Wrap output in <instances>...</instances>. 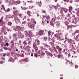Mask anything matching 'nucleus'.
Returning <instances> with one entry per match:
<instances>
[{
  "label": "nucleus",
  "instance_id": "1",
  "mask_svg": "<svg viewBox=\"0 0 79 79\" xmlns=\"http://www.w3.org/2000/svg\"><path fill=\"white\" fill-rule=\"evenodd\" d=\"M41 18H43V21L42 22V23L43 25H44L46 23H47L48 24L49 23V20H47V19H44V18H45V15H42L41 16Z\"/></svg>",
  "mask_w": 79,
  "mask_h": 79
},
{
  "label": "nucleus",
  "instance_id": "2",
  "mask_svg": "<svg viewBox=\"0 0 79 79\" xmlns=\"http://www.w3.org/2000/svg\"><path fill=\"white\" fill-rule=\"evenodd\" d=\"M14 37V40H12L11 42V43L12 44V47H13L14 46V42H15V40H17L18 39V37H17V35L16 34H14L13 35Z\"/></svg>",
  "mask_w": 79,
  "mask_h": 79
},
{
  "label": "nucleus",
  "instance_id": "3",
  "mask_svg": "<svg viewBox=\"0 0 79 79\" xmlns=\"http://www.w3.org/2000/svg\"><path fill=\"white\" fill-rule=\"evenodd\" d=\"M56 32H60V33H57L55 35H54L56 38H60V37H61V36H60V35H62V31L61 30H59V31H56Z\"/></svg>",
  "mask_w": 79,
  "mask_h": 79
},
{
  "label": "nucleus",
  "instance_id": "4",
  "mask_svg": "<svg viewBox=\"0 0 79 79\" xmlns=\"http://www.w3.org/2000/svg\"><path fill=\"white\" fill-rule=\"evenodd\" d=\"M35 26V25H34V24H32L31 23L28 24V27L29 28H32V27H33V29H34V27Z\"/></svg>",
  "mask_w": 79,
  "mask_h": 79
},
{
  "label": "nucleus",
  "instance_id": "5",
  "mask_svg": "<svg viewBox=\"0 0 79 79\" xmlns=\"http://www.w3.org/2000/svg\"><path fill=\"white\" fill-rule=\"evenodd\" d=\"M36 34V35H43V34H44V31L42 30H41L38 33L37 32Z\"/></svg>",
  "mask_w": 79,
  "mask_h": 79
},
{
  "label": "nucleus",
  "instance_id": "6",
  "mask_svg": "<svg viewBox=\"0 0 79 79\" xmlns=\"http://www.w3.org/2000/svg\"><path fill=\"white\" fill-rule=\"evenodd\" d=\"M35 44H37L38 45H40V41L39 40H35Z\"/></svg>",
  "mask_w": 79,
  "mask_h": 79
},
{
  "label": "nucleus",
  "instance_id": "7",
  "mask_svg": "<svg viewBox=\"0 0 79 79\" xmlns=\"http://www.w3.org/2000/svg\"><path fill=\"white\" fill-rule=\"evenodd\" d=\"M56 48H57V49H58V50L59 52H61L62 50V49L61 48H60V47H59V46H57L56 47Z\"/></svg>",
  "mask_w": 79,
  "mask_h": 79
},
{
  "label": "nucleus",
  "instance_id": "8",
  "mask_svg": "<svg viewBox=\"0 0 79 79\" xmlns=\"http://www.w3.org/2000/svg\"><path fill=\"white\" fill-rule=\"evenodd\" d=\"M73 23H74L75 24H76L77 23V19H73Z\"/></svg>",
  "mask_w": 79,
  "mask_h": 79
},
{
  "label": "nucleus",
  "instance_id": "9",
  "mask_svg": "<svg viewBox=\"0 0 79 79\" xmlns=\"http://www.w3.org/2000/svg\"><path fill=\"white\" fill-rule=\"evenodd\" d=\"M19 35H18V36L19 37V36H21V38H23V37H24V35H21V32H19Z\"/></svg>",
  "mask_w": 79,
  "mask_h": 79
},
{
  "label": "nucleus",
  "instance_id": "10",
  "mask_svg": "<svg viewBox=\"0 0 79 79\" xmlns=\"http://www.w3.org/2000/svg\"><path fill=\"white\" fill-rule=\"evenodd\" d=\"M15 20L18 21V22H19V19L18 18L17 16H15Z\"/></svg>",
  "mask_w": 79,
  "mask_h": 79
},
{
  "label": "nucleus",
  "instance_id": "11",
  "mask_svg": "<svg viewBox=\"0 0 79 79\" xmlns=\"http://www.w3.org/2000/svg\"><path fill=\"white\" fill-rule=\"evenodd\" d=\"M21 29V27L19 26H18L17 27H16L15 29V31H18L19 30H20V29Z\"/></svg>",
  "mask_w": 79,
  "mask_h": 79
},
{
  "label": "nucleus",
  "instance_id": "12",
  "mask_svg": "<svg viewBox=\"0 0 79 79\" xmlns=\"http://www.w3.org/2000/svg\"><path fill=\"white\" fill-rule=\"evenodd\" d=\"M79 30H77L75 32L73 33L72 34V35H75V34H76V33H79Z\"/></svg>",
  "mask_w": 79,
  "mask_h": 79
},
{
  "label": "nucleus",
  "instance_id": "13",
  "mask_svg": "<svg viewBox=\"0 0 79 79\" xmlns=\"http://www.w3.org/2000/svg\"><path fill=\"white\" fill-rule=\"evenodd\" d=\"M47 56L49 55V56H51V57H52V56H53V54H51V53L50 52L47 53Z\"/></svg>",
  "mask_w": 79,
  "mask_h": 79
},
{
  "label": "nucleus",
  "instance_id": "14",
  "mask_svg": "<svg viewBox=\"0 0 79 79\" xmlns=\"http://www.w3.org/2000/svg\"><path fill=\"white\" fill-rule=\"evenodd\" d=\"M58 58H60V59H62V58H63V56L61 54H60L58 55Z\"/></svg>",
  "mask_w": 79,
  "mask_h": 79
},
{
  "label": "nucleus",
  "instance_id": "15",
  "mask_svg": "<svg viewBox=\"0 0 79 79\" xmlns=\"http://www.w3.org/2000/svg\"><path fill=\"white\" fill-rule=\"evenodd\" d=\"M31 23H27V22L26 21H25L24 22H22V24H25V25H26V24H28V26H29V24Z\"/></svg>",
  "mask_w": 79,
  "mask_h": 79
},
{
  "label": "nucleus",
  "instance_id": "16",
  "mask_svg": "<svg viewBox=\"0 0 79 79\" xmlns=\"http://www.w3.org/2000/svg\"><path fill=\"white\" fill-rule=\"evenodd\" d=\"M64 52H65L67 55H68V51L66 49H64Z\"/></svg>",
  "mask_w": 79,
  "mask_h": 79
},
{
  "label": "nucleus",
  "instance_id": "17",
  "mask_svg": "<svg viewBox=\"0 0 79 79\" xmlns=\"http://www.w3.org/2000/svg\"><path fill=\"white\" fill-rule=\"evenodd\" d=\"M37 3H38V4H39V6H40H40H42V2H41V1H40V2H37Z\"/></svg>",
  "mask_w": 79,
  "mask_h": 79
},
{
  "label": "nucleus",
  "instance_id": "18",
  "mask_svg": "<svg viewBox=\"0 0 79 79\" xmlns=\"http://www.w3.org/2000/svg\"><path fill=\"white\" fill-rule=\"evenodd\" d=\"M72 42H74V41L72 40L71 39H69V43L70 44H71Z\"/></svg>",
  "mask_w": 79,
  "mask_h": 79
},
{
  "label": "nucleus",
  "instance_id": "19",
  "mask_svg": "<svg viewBox=\"0 0 79 79\" xmlns=\"http://www.w3.org/2000/svg\"><path fill=\"white\" fill-rule=\"evenodd\" d=\"M33 47L34 48H36L37 47V45H36V44H35V43H34L33 44Z\"/></svg>",
  "mask_w": 79,
  "mask_h": 79
},
{
  "label": "nucleus",
  "instance_id": "20",
  "mask_svg": "<svg viewBox=\"0 0 79 79\" xmlns=\"http://www.w3.org/2000/svg\"><path fill=\"white\" fill-rule=\"evenodd\" d=\"M52 33V31H51L50 30L48 31V36H50L51 35V33Z\"/></svg>",
  "mask_w": 79,
  "mask_h": 79
},
{
  "label": "nucleus",
  "instance_id": "21",
  "mask_svg": "<svg viewBox=\"0 0 79 79\" xmlns=\"http://www.w3.org/2000/svg\"><path fill=\"white\" fill-rule=\"evenodd\" d=\"M15 2L16 3H17L16 5H17V4H19V3H21V2L19 1H16Z\"/></svg>",
  "mask_w": 79,
  "mask_h": 79
},
{
  "label": "nucleus",
  "instance_id": "22",
  "mask_svg": "<svg viewBox=\"0 0 79 79\" xmlns=\"http://www.w3.org/2000/svg\"><path fill=\"white\" fill-rule=\"evenodd\" d=\"M73 9V7L71 6H70L69 7V11L70 12V11H71V10Z\"/></svg>",
  "mask_w": 79,
  "mask_h": 79
},
{
  "label": "nucleus",
  "instance_id": "23",
  "mask_svg": "<svg viewBox=\"0 0 79 79\" xmlns=\"http://www.w3.org/2000/svg\"><path fill=\"white\" fill-rule=\"evenodd\" d=\"M50 16L49 15L47 17H46V19L48 20L49 21L50 20Z\"/></svg>",
  "mask_w": 79,
  "mask_h": 79
},
{
  "label": "nucleus",
  "instance_id": "24",
  "mask_svg": "<svg viewBox=\"0 0 79 79\" xmlns=\"http://www.w3.org/2000/svg\"><path fill=\"white\" fill-rule=\"evenodd\" d=\"M64 10L65 13H67L68 12V9L66 8H64Z\"/></svg>",
  "mask_w": 79,
  "mask_h": 79
},
{
  "label": "nucleus",
  "instance_id": "25",
  "mask_svg": "<svg viewBox=\"0 0 79 79\" xmlns=\"http://www.w3.org/2000/svg\"><path fill=\"white\" fill-rule=\"evenodd\" d=\"M53 23L52 22H50V24L51 25V26H54V23Z\"/></svg>",
  "mask_w": 79,
  "mask_h": 79
},
{
  "label": "nucleus",
  "instance_id": "26",
  "mask_svg": "<svg viewBox=\"0 0 79 79\" xmlns=\"http://www.w3.org/2000/svg\"><path fill=\"white\" fill-rule=\"evenodd\" d=\"M60 16L61 17L62 19H63V18H64V15H60Z\"/></svg>",
  "mask_w": 79,
  "mask_h": 79
},
{
  "label": "nucleus",
  "instance_id": "27",
  "mask_svg": "<svg viewBox=\"0 0 79 79\" xmlns=\"http://www.w3.org/2000/svg\"><path fill=\"white\" fill-rule=\"evenodd\" d=\"M24 61L25 62H28V59L26 58L24 59Z\"/></svg>",
  "mask_w": 79,
  "mask_h": 79
},
{
  "label": "nucleus",
  "instance_id": "28",
  "mask_svg": "<svg viewBox=\"0 0 79 79\" xmlns=\"http://www.w3.org/2000/svg\"><path fill=\"white\" fill-rule=\"evenodd\" d=\"M76 39L77 40V39H79V34L76 36Z\"/></svg>",
  "mask_w": 79,
  "mask_h": 79
},
{
  "label": "nucleus",
  "instance_id": "29",
  "mask_svg": "<svg viewBox=\"0 0 79 79\" xmlns=\"http://www.w3.org/2000/svg\"><path fill=\"white\" fill-rule=\"evenodd\" d=\"M51 22L55 23V19H52Z\"/></svg>",
  "mask_w": 79,
  "mask_h": 79
},
{
  "label": "nucleus",
  "instance_id": "30",
  "mask_svg": "<svg viewBox=\"0 0 79 79\" xmlns=\"http://www.w3.org/2000/svg\"><path fill=\"white\" fill-rule=\"evenodd\" d=\"M44 41H47V37H45L44 39Z\"/></svg>",
  "mask_w": 79,
  "mask_h": 79
},
{
  "label": "nucleus",
  "instance_id": "31",
  "mask_svg": "<svg viewBox=\"0 0 79 79\" xmlns=\"http://www.w3.org/2000/svg\"><path fill=\"white\" fill-rule=\"evenodd\" d=\"M23 44H24V45H27V42H25V41L23 42Z\"/></svg>",
  "mask_w": 79,
  "mask_h": 79
},
{
  "label": "nucleus",
  "instance_id": "32",
  "mask_svg": "<svg viewBox=\"0 0 79 79\" xmlns=\"http://www.w3.org/2000/svg\"><path fill=\"white\" fill-rule=\"evenodd\" d=\"M26 48L27 49H29V48H31L30 47V46H27L26 47Z\"/></svg>",
  "mask_w": 79,
  "mask_h": 79
},
{
  "label": "nucleus",
  "instance_id": "33",
  "mask_svg": "<svg viewBox=\"0 0 79 79\" xmlns=\"http://www.w3.org/2000/svg\"><path fill=\"white\" fill-rule=\"evenodd\" d=\"M29 8H34V6H29Z\"/></svg>",
  "mask_w": 79,
  "mask_h": 79
},
{
  "label": "nucleus",
  "instance_id": "34",
  "mask_svg": "<svg viewBox=\"0 0 79 79\" xmlns=\"http://www.w3.org/2000/svg\"><path fill=\"white\" fill-rule=\"evenodd\" d=\"M40 48H41V49H42V50H45V48L44 47H40Z\"/></svg>",
  "mask_w": 79,
  "mask_h": 79
},
{
  "label": "nucleus",
  "instance_id": "35",
  "mask_svg": "<svg viewBox=\"0 0 79 79\" xmlns=\"http://www.w3.org/2000/svg\"><path fill=\"white\" fill-rule=\"evenodd\" d=\"M74 26L72 25H70L69 26V27H73Z\"/></svg>",
  "mask_w": 79,
  "mask_h": 79
},
{
  "label": "nucleus",
  "instance_id": "36",
  "mask_svg": "<svg viewBox=\"0 0 79 79\" xmlns=\"http://www.w3.org/2000/svg\"><path fill=\"white\" fill-rule=\"evenodd\" d=\"M23 3L24 5L26 6V2H24V1H23Z\"/></svg>",
  "mask_w": 79,
  "mask_h": 79
},
{
  "label": "nucleus",
  "instance_id": "37",
  "mask_svg": "<svg viewBox=\"0 0 79 79\" xmlns=\"http://www.w3.org/2000/svg\"><path fill=\"white\" fill-rule=\"evenodd\" d=\"M75 68L76 69H77V68H78V66L77 65H75Z\"/></svg>",
  "mask_w": 79,
  "mask_h": 79
},
{
  "label": "nucleus",
  "instance_id": "38",
  "mask_svg": "<svg viewBox=\"0 0 79 79\" xmlns=\"http://www.w3.org/2000/svg\"><path fill=\"white\" fill-rule=\"evenodd\" d=\"M42 12L43 13H46V11H45V10H43L42 11Z\"/></svg>",
  "mask_w": 79,
  "mask_h": 79
},
{
  "label": "nucleus",
  "instance_id": "39",
  "mask_svg": "<svg viewBox=\"0 0 79 79\" xmlns=\"http://www.w3.org/2000/svg\"><path fill=\"white\" fill-rule=\"evenodd\" d=\"M31 41H29L28 42V45H31Z\"/></svg>",
  "mask_w": 79,
  "mask_h": 79
},
{
  "label": "nucleus",
  "instance_id": "40",
  "mask_svg": "<svg viewBox=\"0 0 79 79\" xmlns=\"http://www.w3.org/2000/svg\"><path fill=\"white\" fill-rule=\"evenodd\" d=\"M45 47H46V48H48V47H49V46H48V45H47V44H46V45H45Z\"/></svg>",
  "mask_w": 79,
  "mask_h": 79
},
{
  "label": "nucleus",
  "instance_id": "41",
  "mask_svg": "<svg viewBox=\"0 0 79 79\" xmlns=\"http://www.w3.org/2000/svg\"><path fill=\"white\" fill-rule=\"evenodd\" d=\"M27 2L28 3H32L33 2L32 1H28Z\"/></svg>",
  "mask_w": 79,
  "mask_h": 79
},
{
  "label": "nucleus",
  "instance_id": "42",
  "mask_svg": "<svg viewBox=\"0 0 79 79\" xmlns=\"http://www.w3.org/2000/svg\"><path fill=\"white\" fill-rule=\"evenodd\" d=\"M27 13L28 15H30V11H28Z\"/></svg>",
  "mask_w": 79,
  "mask_h": 79
},
{
  "label": "nucleus",
  "instance_id": "43",
  "mask_svg": "<svg viewBox=\"0 0 79 79\" xmlns=\"http://www.w3.org/2000/svg\"><path fill=\"white\" fill-rule=\"evenodd\" d=\"M10 11V9L9 8L7 9V12H8V11Z\"/></svg>",
  "mask_w": 79,
  "mask_h": 79
},
{
  "label": "nucleus",
  "instance_id": "44",
  "mask_svg": "<svg viewBox=\"0 0 79 79\" xmlns=\"http://www.w3.org/2000/svg\"><path fill=\"white\" fill-rule=\"evenodd\" d=\"M26 9H27V8L26 7H24L23 8V9H22V10H26Z\"/></svg>",
  "mask_w": 79,
  "mask_h": 79
},
{
  "label": "nucleus",
  "instance_id": "45",
  "mask_svg": "<svg viewBox=\"0 0 79 79\" xmlns=\"http://www.w3.org/2000/svg\"><path fill=\"white\" fill-rule=\"evenodd\" d=\"M3 62L2 61H0V64H3Z\"/></svg>",
  "mask_w": 79,
  "mask_h": 79
},
{
  "label": "nucleus",
  "instance_id": "46",
  "mask_svg": "<svg viewBox=\"0 0 79 79\" xmlns=\"http://www.w3.org/2000/svg\"><path fill=\"white\" fill-rule=\"evenodd\" d=\"M6 46H7V47H8V45H9V44H8V43H7L6 44Z\"/></svg>",
  "mask_w": 79,
  "mask_h": 79
},
{
  "label": "nucleus",
  "instance_id": "47",
  "mask_svg": "<svg viewBox=\"0 0 79 79\" xmlns=\"http://www.w3.org/2000/svg\"><path fill=\"white\" fill-rule=\"evenodd\" d=\"M7 56H10V53H7Z\"/></svg>",
  "mask_w": 79,
  "mask_h": 79
},
{
  "label": "nucleus",
  "instance_id": "48",
  "mask_svg": "<svg viewBox=\"0 0 79 79\" xmlns=\"http://www.w3.org/2000/svg\"><path fill=\"white\" fill-rule=\"evenodd\" d=\"M67 16L69 17V16H70V14H68V15H67Z\"/></svg>",
  "mask_w": 79,
  "mask_h": 79
},
{
  "label": "nucleus",
  "instance_id": "49",
  "mask_svg": "<svg viewBox=\"0 0 79 79\" xmlns=\"http://www.w3.org/2000/svg\"><path fill=\"white\" fill-rule=\"evenodd\" d=\"M45 44H44V43H43L42 45H43V46H45Z\"/></svg>",
  "mask_w": 79,
  "mask_h": 79
},
{
  "label": "nucleus",
  "instance_id": "50",
  "mask_svg": "<svg viewBox=\"0 0 79 79\" xmlns=\"http://www.w3.org/2000/svg\"><path fill=\"white\" fill-rule=\"evenodd\" d=\"M3 55L2 56H6V54H3Z\"/></svg>",
  "mask_w": 79,
  "mask_h": 79
},
{
  "label": "nucleus",
  "instance_id": "51",
  "mask_svg": "<svg viewBox=\"0 0 79 79\" xmlns=\"http://www.w3.org/2000/svg\"><path fill=\"white\" fill-rule=\"evenodd\" d=\"M58 19H60V17H57Z\"/></svg>",
  "mask_w": 79,
  "mask_h": 79
},
{
  "label": "nucleus",
  "instance_id": "52",
  "mask_svg": "<svg viewBox=\"0 0 79 79\" xmlns=\"http://www.w3.org/2000/svg\"><path fill=\"white\" fill-rule=\"evenodd\" d=\"M54 8H55V10H56V9H57V7L56 6H54Z\"/></svg>",
  "mask_w": 79,
  "mask_h": 79
},
{
  "label": "nucleus",
  "instance_id": "53",
  "mask_svg": "<svg viewBox=\"0 0 79 79\" xmlns=\"http://www.w3.org/2000/svg\"><path fill=\"white\" fill-rule=\"evenodd\" d=\"M33 55H34V54L33 53H31V56H33Z\"/></svg>",
  "mask_w": 79,
  "mask_h": 79
},
{
  "label": "nucleus",
  "instance_id": "54",
  "mask_svg": "<svg viewBox=\"0 0 79 79\" xmlns=\"http://www.w3.org/2000/svg\"><path fill=\"white\" fill-rule=\"evenodd\" d=\"M4 49L5 50H8V48H4Z\"/></svg>",
  "mask_w": 79,
  "mask_h": 79
},
{
  "label": "nucleus",
  "instance_id": "55",
  "mask_svg": "<svg viewBox=\"0 0 79 79\" xmlns=\"http://www.w3.org/2000/svg\"><path fill=\"white\" fill-rule=\"evenodd\" d=\"M75 1H76L77 2H79V0H75Z\"/></svg>",
  "mask_w": 79,
  "mask_h": 79
},
{
  "label": "nucleus",
  "instance_id": "56",
  "mask_svg": "<svg viewBox=\"0 0 79 79\" xmlns=\"http://www.w3.org/2000/svg\"><path fill=\"white\" fill-rule=\"evenodd\" d=\"M72 2H73V0H71V1H70V3H72Z\"/></svg>",
  "mask_w": 79,
  "mask_h": 79
},
{
  "label": "nucleus",
  "instance_id": "57",
  "mask_svg": "<svg viewBox=\"0 0 79 79\" xmlns=\"http://www.w3.org/2000/svg\"><path fill=\"white\" fill-rule=\"evenodd\" d=\"M71 56V54H70V53H69V54H68L69 57V56Z\"/></svg>",
  "mask_w": 79,
  "mask_h": 79
},
{
  "label": "nucleus",
  "instance_id": "58",
  "mask_svg": "<svg viewBox=\"0 0 79 79\" xmlns=\"http://www.w3.org/2000/svg\"><path fill=\"white\" fill-rule=\"evenodd\" d=\"M22 15V14H19V16H21Z\"/></svg>",
  "mask_w": 79,
  "mask_h": 79
},
{
  "label": "nucleus",
  "instance_id": "59",
  "mask_svg": "<svg viewBox=\"0 0 79 79\" xmlns=\"http://www.w3.org/2000/svg\"><path fill=\"white\" fill-rule=\"evenodd\" d=\"M54 1L55 2H58V0H54Z\"/></svg>",
  "mask_w": 79,
  "mask_h": 79
},
{
  "label": "nucleus",
  "instance_id": "60",
  "mask_svg": "<svg viewBox=\"0 0 79 79\" xmlns=\"http://www.w3.org/2000/svg\"><path fill=\"white\" fill-rule=\"evenodd\" d=\"M72 18H75V15H73Z\"/></svg>",
  "mask_w": 79,
  "mask_h": 79
},
{
  "label": "nucleus",
  "instance_id": "61",
  "mask_svg": "<svg viewBox=\"0 0 79 79\" xmlns=\"http://www.w3.org/2000/svg\"><path fill=\"white\" fill-rule=\"evenodd\" d=\"M52 16H54V17L55 18V14H54V15H52Z\"/></svg>",
  "mask_w": 79,
  "mask_h": 79
},
{
  "label": "nucleus",
  "instance_id": "62",
  "mask_svg": "<svg viewBox=\"0 0 79 79\" xmlns=\"http://www.w3.org/2000/svg\"><path fill=\"white\" fill-rule=\"evenodd\" d=\"M62 11H63V10H61L60 12L61 13H62Z\"/></svg>",
  "mask_w": 79,
  "mask_h": 79
},
{
  "label": "nucleus",
  "instance_id": "63",
  "mask_svg": "<svg viewBox=\"0 0 79 79\" xmlns=\"http://www.w3.org/2000/svg\"><path fill=\"white\" fill-rule=\"evenodd\" d=\"M26 34L27 35L28 34V33L27 32V31H26Z\"/></svg>",
  "mask_w": 79,
  "mask_h": 79
},
{
  "label": "nucleus",
  "instance_id": "64",
  "mask_svg": "<svg viewBox=\"0 0 79 79\" xmlns=\"http://www.w3.org/2000/svg\"><path fill=\"white\" fill-rule=\"evenodd\" d=\"M24 18L25 19H26V16H24Z\"/></svg>",
  "mask_w": 79,
  "mask_h": 79
}]
</instances>
